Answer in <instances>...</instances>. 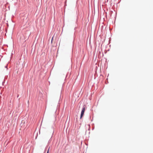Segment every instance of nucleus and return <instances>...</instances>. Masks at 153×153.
I'll return each instance as SVG.
<instances>
[{"label": "nucleus", "mask_w": 153, "mask_h": 153, "mask_svg": "<svg viewBox=\"0 0 153 153\" xmlns=\"http://www.w3.org/2000/svg\"><path fill=\"white\" fill-rule=\"evenodd\" d=\"M49 149H48V150L47 153H49Z\"/></svg>", "instance_id": "2"}, {"label": "nucleus", "mask_w": 153, "mask_h": 153, "mask_svg": "<svg viewBox=\"0 0 153 153\" xmlns=\"http://www.w3.org/2000/svg\"><path fill=\"white\" fill-rule=\"evenodd\" d=\"M85 109V106H83V107L82 109V110L81 114V115H80V119H81V118L82 117V116L84 114Z\"/></svg>", "instance_id": "1"}]
</instances>
